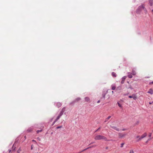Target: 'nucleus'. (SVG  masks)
I'll return each instance as SVG.
<instances>
[{
    "mask_svg": "<svg viewBox=\"0 0 153 153\" xmlns=\"http://www.w3.org/2000/svg\"><path fill=\"white\" fill-rule=\"evenodd\" d=\"M140 136L139 135H137L136 137V138L137 139L139 138H140Z\"/></svg>",
    "mask_w": 153,
    "mask_h": 153,
    "instance_id": "nucleus-45",
    "label": "nucleus"
},
{
    "mask_svg": "<svg viewBox=\"0 0 153 153\" xmlns=\"http://www.w3.org/2000/svg\"><path fill=\"white\" fill-rule=\"evenodd\" d=\"M130 153H134L133 151V150H131L130 151Z\"/></svg>",
    "mask_w": 153,
    "mask_h": 153,
    "instance_id": "nucleus-37",
    "label": "nucleus"
},
{
    "mask_svg": "<svg viewBox=\"0 0 153 153\" xmlns=\"http://www.w3.org/2000/svg\"><path fill=\"white\" fill-rule=\"evenodd\" d=\"M59 119H57V118H56V119H55V120L53 122V123H52V126H53L54 124Z\"/></svg>",
    "mask_w": 153,
    "mask_h": 153,
    "instance_id": "nucleus-21",
    "label": "nucleus"
},
{
    "mask_svg": "<svg viewBox=\"0 0 153 153\" xmlns=\"http://www.w3.org/2000/svg\"><path fill=\"white\" fill-rule=\"evenodd\" d=\"M34 147V145L33 144L31 145V149L32 150Z\"/></svg>",
    "mask_w": 153,
    "mask_h": 153,
    "instance_id": "nucleus-35",
    "label": "nucleus"
},
{
    "mask_svg": "<svg viewBox=\"0 0 153 153\" xmlns=\"http://www.w3.org/2000/svg\"><path fill=\"white\" fill-rule=\"evenodd\" d=\"M81 100V98L80 97H79L77 98L75 100L76 102H78V101H80Z\"/></svg>",
    "mask_w": 153,
    "mask_h": 153,
    "instance_id": "nucleus-19",
    "label": "nucleus"
},
{
    "mask_svg": "<svg viewBox=\"0 0 153 153\" xmlns=\"http://www.w3.org/2000/svg\"><path fill=\"white\" fill-rule=\"evenodd\" d=\"M140 139V140H141L142 139H143V137L142 136H141L140 137V138H139Z\"/></svg>",
    "mask_w": 153,
    "mask_h": 153,
    "instance_id": "nucleus-40",
    "label": "nucleus"
},
{
    "mask_svg": "<svg viewBox=\"0 0 153 153\" xmlns=\"http://www.w3.org/2000/svg\"><path fill=\"white\" fill-rule=\"evenodd\" d=\"M37 139L38 140H39V141H40L41 140V139L39 137H37Z\"/></svg>",
    "mask_w": 153,
    "mask_h": 153,
    "instance_id": "nucleus-38",
    "label": "nucleus"
},
{
    "mask_svg": "<svg viewBox=\"0 0 153 153\" xmlns=\"http://www.w3.org/2000/svg\"><path fill=\"white\" fill-rule=\"evenodd\" d=\"M131 73L134 75H135L136 74V72L134 70H133L132 71V72Z\"/></svg>",
    "mask_w": 153,
    "mask_h": 153,
    "instance_id": "nucleus-25",
    "label": "nucleus"
},
{
    "mask_svg": "<svg viewBox=\"0 0 153 153\" xmlns=\"http://www.w3.org/2000/svg\"><path fill=\"white\" fill-rule=\"evenodd\" d=\"M128 97L130 98H133L134 100H136L137 98V96L134 94H133L132 95H129Z\"/></svg>",
    "mask_w": 153,
    "mask_h": 153,
    "instance_id": "nucleus-4",
    "label": "nucleus"
},
{
    "mask_svg": "<svg viewBox=\"0 0 153 153\" xmlns=\"http://www.w3.org/2000/svg\"><path fill=\"white\" fill-rule=\"evenodd\" d=\"M152 11L153 12V9H152Z\"/></svg>",
    "mask_w": 153,
    "mask_h": 153,
    "instance_id": "nucleus-54",
    "label": "nucleus"
},
{
    "mask_svg": "<svg viewBox=\"0 0 153 153\" xmlns=\"http://www.w3.org/2000/svg\"><path fill=\"white\" fill-rule=\"evenodd\" d=\"M95 143L94 142H92L89 144V145L93 144V143Z\"/></svg>",
    "mask_w": 153,
    "mask_h": 153,
    "instance_id": "nucleus-42",
    "label": "nucleus"
},
{
    "mask_svg": "<svg viewBox=\"0 0 153 153\" xmlns=\"http://www.w3.org/2000/svg\"><path fill=\"white\" fill-rule=\"evenodd\" d=\"M94 139L95 140H104L105 141L108 140L107 139L106 137L101 135H97L96 136L94 137Z\"/></svg>",
    "mask_w": 153,
    "mask_h": 153,
    "instance_id": "nucleus-2",
    "label": "nucleus"
},
{
    "mask_svg": "<svg viewBox=\"0 0 153 153\" xmlns=\"http://www.w3.org/2000/svg\"><path fill=\"white\" fill-rule=\"evenodd\" d=\"M33 130V129L31 128H29L27 130V132H30L32 131Z\"/></svg>",
    "mask_w": 153,
    "mask_h": 153,
    "instance_id": "nucleus-17",
    "label": "nucleus"
},
{
    "mask_svg": "<svg viewBox=\"0 0 153 153\" xmlns=\"http://www.w3.org/2000/svg\"><path fill=\"white\" fill-rule=\"evenodd\" d=\"M153 84V81L152 82H150L149 83V85H151V84Z\"/></svg>",
    "mask_w": 153,
    "mask_h": 153,
    "instance_id": "nucleus-43",
    "label": "nucleus"
},
{
    "mask_svg": "<svg viewBox=\"0 0 153 153\" xmlns=\"http://www.w3.org/2000/svg\"><path fill=\"white\" fill-rule=\"evenodd\" d=\"M111 75L114 77H116L117 76V74L116 73L114 72H113L111 73Z\"/></svg>",
    "mask_w": 153,
    "mask_h": 153,
    "instance_id": "nucleus-18",
    "label": "nucleus"
},
{
    "mask_svg": "<svg viewBox=\"0 0 153 153\" xmlns=\"http://www.w3.org/2000/svg\"><path fill=\"white\" fill-rule=\"evenodd\" d=\"M111 128H112L113 129H114V130H116V131H119V129L118 128H117V127H116V126H112V127H111Z\"/></svg>",
    "mask_w": 153,
    "mask_h": 153,
    "instance_id": "nucleus-16",
    "label": "nucleus"
},
{
    "mask_svg": "<svg viewBox=\"0 0 153 153\" xmlns=\"http://www.w3.org/2000/svg\"><path fill=\"white\" fill-rule=\"evenodd\" d=\"M140 139V140H141L142 139H143V137L142 136H141L140 137V138H139Z\"/></svg>",
    "mask_w": 153,
    "mask_h": 153,
    "instance_id": "nucleus-39",
    "label": "nucleus"
},
{
    "mask_svg": "<svg viewBox=\"0 0 153 153\" xmlns=\"http://www.w3.org/2000/svg\"><path fill=\"white\" fill-rule=\"evenodd\" d=\"M117 104L118 106L120 108H122L123 107L122 105L120 104L119 102H117Z\"/></svg>",
    "mask_w": 153,
    "mask_h": 153,
    "instance_id": "nucleus-26",
    "label": "nucleus"
},
{
    "mask_svg": "<svg viewBox=\"0 0 153 153\" xmlns=\"http://www.w3.org/2000/svg\"><path fill=\"white\" fill-rule=\"evenodd\" d=\"M66 109V108L65 107H64L62 108V109L61 111L63 113L64 112V111H65Z\"/></svg>",
    "mask_w": 153,
    "mask_h": 153,
    "instance_id": "nucleus-23",
    "label": "nucleus"
},
{
    "mask_svg": "<svg viewBox=\"0 0 153 153\" xmlns=\"http://www.w3.org/2000/svg\"><path fill=\"white\" fill-rule=\"evenodd\" d=\"M100 100H98V101H97V103H100Z\"/></svg>",
    "mask_w": 153,
    "mask_h": 153,
    "instance_id": "nucleus-48",
    "label": "nucleus"
},
{
    "mask_svg": "<svg viewBox=\"0 0 153 153\" xmlns=\"http://www.w3.org/2000/svg\"><path fill=\"white\" fill-rule=\"evenodd\" d=\"M62 126H57L56 128V129H57L59 128H62Z\"/></svg>",
    "mask_w": 153,
    "mask_h": 153,
    "instance_id": "nucleus-29",
    "label": "nucleus"
},
{
    "mask_svg": "<svg viewBox=\"0 0 153 153\" xmlns=\"http://www.w3.org/2000/svg\"><path fill=\"white\" fill-rule=\"evenodd\" d=\"M149 104L150 105H151V104H152V102H149Z\"/></svg>",
    "mask_w": 153,
    "mask_h": 153,
    "instance_id": "nucleus-49",
    "label": "nucleus"
},
{
    "mask_svg": "<svg viewBox=\"0 0 153 153\" xmlns=\"http://www.w3.org/2000/svg\"><path fill=\"white\" fill-rule=\"evenodd\" d=\"M126 76H124L122 78V81L121 82V83L122 84H123L124 83L126 79Z\"/></svg>",
    "mask_w": 153,
    "mask_h": 153,
    "instance_id": "nucleus-7",
    "label": "nucleus"
},
{
    "mask_svg": "<svg viewBox=\"0 0 153 153\" xmlns=\"http://www.w3.org/2000/svg\"><path fill=\"white\" fill-rule=\"evenodd\" d=\"M32 142H35V143L36 144H37V142H36V141H35V140H32Z\"/></svg>",
    "mask_w": 153,
    "mask_h": 153,
    "instance_id": "nucleus-41",
    "label": "nucleus"
},
{
    "mask_svg": "<svg viewBox=\"0 0 153 153\" xmlns=\"http://www.w3.org/2000/svg\"><path fill=\"white\" fill-rule=\"evenodd\" d=\"M42 129H41L40 130H38L36 131V133L37 134H38L39 132H42Z\"/></svg>",
    "mask_w": 153,
    "mask_h": 153,
    "instance_id": "nucleus-27",
    "label": "nucleus"
},
{
    "mask_svg": "<svg viewBox=\"0 0 153 153\" xmlns=\"http://www.w3.org/2000/svg\"><path fill=\"white\" fill-rule=\"evenodd\" d=\"M141 140H140V138H137V139L136 140V142H138L139 141H140Z\"/></svg>",
    "mask_w": 153,
    "mask_h": 153,
    "instance_id": "nucleus-33",
    "label": "nucleus"
},
{
    "mask_svg": "<svg viewBox=\"0 0 153 153\" xmlns=\"http://www.w3.org/2000/svg\"><path fill=\"white\" fill-rule=\"evenodd\" d=\"M16 148L14 144H13V146L11 148L12 150V151H14L15 150V149Z\"/></svg>",
    "mask_w": 153,
    "mask_h": 153,
    "instance_id": "nucleus-20",
    "label": "nucleus"
},
{
    "mask_svg": "<svg viewBox=\"0 0 153 153\" xmlns=\"http://www.w3.org/2000/svg\"><path fill=\"white\" fill-rule=\"evenodd\" d=\"M76 102L75 100H74L70 103V105H73Z\"/></svg>",
    "mask_w": 153,
    "mask_h": 153,
    "instance_id": "nucleus-14",
    "label": "nucleus"
},
{
    "mask_svg": "<svg viewBox=\"0 0 153 153\" xmlns=\"http://www.w3.org/2000/svg\"><path fill=\"white\" fill-rule=\"evenodd\" d=\"M111 89L113 90H114L115 89H116V87L115 85H111Z\"/></svg>",
    "mask_w": 153,
    "mask_h": 153,
    "instance_id": "nucleus-15",
    "label": "nucleus"
},
{
    "mask_svg": "<svg viewBox=\"0 0 153 153\" xmlns=\"http://www.w3.org/2000/svg\"><path fill=\"white\" fill-rule=\"evenodd\" d=\"M118 134L119 135V137L120 138H122L125 137L126 135V134L121 133H119Z\"/></svg>",
    "mask_w": 153,
    "mask_h": 153,
    "instance_id": "nucleus-5",
    "label": "nucleus"
},
{
    "mask_svg": "<svg viewBox=\"0 0 153 153\" xmlns=\"http://www.w3.org/2000/svg\"><path fill=\"white\" fill-rule=\"evenodd\" d=\"M107 91H103L102 92V97L101 98V99L103 98L105 99V96L106 94L107 93Z\"/></svg>",
    "mask_w": 153,
    "mask_h": 153,
    "instance_id": "nucleus-3",
    "label": "nucleus"
},
{
    "mask_svg": "<svg viewBox=\"0 0 153 153\" xmlns=\"http://www.w3.org/2000/svg\"><path fill=\"white\" fill-rule=\"evenodd\" d=\"M152 131L153 132V130H152Z\"/></svg>",
    "mask_w": 153,
    "mask_h": 153,
    "instance_id": "nucleus-57",
    "label": "nucleus"
},
{
    "mask_svg": "<svg viewBox=\"0 0 153 153\" xmlns=\"http://www.w3.org/2000/svg\"><path fill=\"white\" fill-rule=\"evenodd\" d=\"M101 128V127H99L97 130H96L95 131V132H97V131H99V130H100Z\"/></svg>",
    "mask_w": 153,
    "mask_h": 153,
    "instance_id": "nucleus-34",
    "label": "nucleus"
},
{
    "mask_svg": "<svg viewBox=\"0 0 153 153\" xmlns=\"http://www.w3.org/2000/svg\"><path fill=\"white\" fill-rule=\"evenodd\" d=\"M150 140V139H149L148 140L146 141V144L148 143V141Z\"/></svg>",
    "mask_w": 153,
    "mask_h": 153,
    "instance_id": "nucleus-36",
    "label": "nucleus"
},
{
    "mask_svg": "<svg viewBox=\"0 0 153 153\" xmlns=\"http://www.w3.org/2000/svg\"><path fill=\"white\" fill-rule=\"evenodd\" d=\"M124 144V143H122L121 144V146H120V147L121 148H122L123 146V145Z\"/></svg>",
    "mask_w": 153,
    "mask_h": 153,
    "instance_id": "nucleus-32",
    "label": "nucleus"
},
{
    "mask_svg": "<svg viewBox=\"0 0 153 153\" xmlns=\"http://www.w3.org/2000/svg\"><path fill=\"white\" fill-rule=\"evenodd\" d=\"M127 130V129H126V128H123V129H122V131H125V130Z\"/></svg>",
    "mask_w": 153,
    "mask_h": 153,
    "instance_id": "nucleus-46",
    "label": "nucleus"
},
{
    "mask_svg": "<svg viewBox=\"0 0 153 153\" xmlns=\"http://www.w3.org/2000/svg\"><path fill=\"white\" fill-rule=\"evenodd\" d=\"M149 4L150 6H152L153 4V0H149Z\"/></svg>",
    "mask_w": 153,
    "mask_h": 153,
    "instance_id": "nucleus-13",
    "label": "nucleus"
},
{
    "mask_svg": "<svg viewBox=\"0 0 153 153\" xmlns=\"http://www.w3.org/2000/svg\"><path fill=\"white\" fill-rule=\"evenodd\" d=\"M21 151V149L20 148H19V149L17 151V153H20V152Z\"/></svg>",
    "mask_w": 153,
    "mask_h": 153,
    "instance_id": "nucleus-30",
    "label": "nucleus"
},
{
    "mask_svg": "<svg viewBox=\"0 0 153 153\" xmlns=\"http://www.w3.org/2000/svg\"><path fill=\"white\" fill-rule=\"evenodd\" d=\"M85 100L86 102H90V99L89 97H85Z\"/></svg>",
    "mask_w": 153,
    "mask_h": 153,
    "instance_id": "nucleus-10",
    "label": "nucleus"
},
{
    "mask_svg": "<svg viewBox=\"0 0 153 153\" xmlns=\"http://www.w3.org/2000/svg\"><path fill=\"white\" fill-rule=\"evenodd\" d=\"M96 146V145H93L92 146H91L83 150H82V152H83L89 149H90V148H93V147H95Z\"/></svg>",
    "mask_w": 153,
    "mask_h": 153,
    "instance_id": "nucleus-6",
    "label": "nucleus"
},
{
    "mask_svg": "<svg viewBox=\"0 0 153 153\" xmlns=\"http://www.w3.org/2000/svg\"><path fill=\"white\" fill-rule=\"evenodd\" d=\"M62 105V103L60 102H57L56 103V105L58 108L60 107Z\"/></svg>",
    "mask_w": 153,
    "mask_h": 153,
    "instance_id": "nucleus-8",
    "label": "nucleus"
},
{
    "mask_svg": "<svg viewBox=\"0 0 153 153\" xmlns=\"http://www.w3.org/2000/svg\"><path fill=\"white\" fill-rule=\"evenodd\" d=\"M108 147H107L106 148V149H108Z\"/></svg>",
    "mask_w": 153,
    "mask_h": 153,
    "instance_id": "nucleus-51",
    "label": "nucleus"
},
{
    "mask_svg": "<svg viewBox=\"0 0 153 153\" xmlns=\"http://www.w3.org/2000/svg\"><path fill=\"white\" fill-rule=\"evenodd\" d=\"M81 152H82V151H81V152H78V153H81Z\"/></svg>",
    "mask_w": 153,
    "mask_h": 153,
    "instance_id": "nucleus-52",
    "label": "nucleus"
},
{
    "mask_svg": "<svg viewBox=\"0 0 153 153\" xmlns=\"http://www.w3.org/2000/svg\"><path fill=\"white\" fill-rule=\"evenodd\" d=\"M139 123V121H137L136 122V123H135V124H134V126H135L136 125H138V124Z\"/></svg>",
    "mask_w": 153,
    "mask_h": 153,
    "instance_id": "nucleus-28",
    "label": "nucleus"
},
{
    "mask_svg": "<svg viewBox=\"0 0 153 153\" xmlns=\"http://www.w3.org/2000/svg\"><path fill=\"white\" fill-rule=\"evenodd\" d=\"M112 93H113L114 92H113V91H112Z\"/></svg>",
    "mask_w": 153,
    "mask_h": 153,
    "instance_id": "nucleus-55",
    "label": "nucleus"
},
{
    "mask_svg": "<svg viewBox=\"0 0 153 153\" xmlns=\"http://www.w3.org/2000/svg\"><path fill=\"white\" fill-rule=\"evenodd\" d=\"M8 151H9V153H10V152H11V150H10V149H9V150H8Z\"/></svg>",
    "mask_w": 153,
    "mask_h": 153,
    "instance_id": "nucleus-47",
    "label": "nucleus"
},
{
    "mask_svg": "<svg viewBox=\"0 0 153 153\" xmlns=\"http://www.w3.org/2000/svg\"><path fill=\"white\" fill-rule=\"evenodd\" d=\"M111 117V116H108V117L106 119V120L105 121V122H106L107 120H108Z\"/></svg>",
    "mask_w": 153,
    "mask_h": 153,
    "instance_id": "nucleus-31",
    "label": "nucleus"
},
{
    "mask_svg": "<svg viewBox=\"0 0 153 153\" xmlns=\"http://www.w3.org/2000/svg\"><path fill=\"white\" fill-rule=\"evenodd\" d=\"M63 113L61 111L60 112L59 114L58 115V116L57 117V118L59 119L61 117V116L63 114Z\"/></svg>",
    "mask_w": 153,
    "mask_h": 153,
    "instance_id": "nucleus-9",
    "label": "nucleus"
},
{
    "mask_svg": "<svg viewBox=\"0 0 153 153\" xmlns=\"http://www.w3.org/2000/svg\"><path fill=\"white\" fill-rule=\"evenodd\" d=\"M81 152H82V151H81V152H78V153H81Z\"/></svg>",
    "mask_w": 153,
    "mask_h": 153,
    "instance_id": "nucleus-53",
    "label": "nucleus"
},
{
    "mask_svg": "<svg viewBox=\"0 0 153 153\" xmlns=\"http://www.w3.org/2000/svg\"><path fill=\"white\" fill-rule=\"evenodd\" d=\"M53 118H52V119L51 120H50V122L52 121V120H53Z\"/></svg>",
    "mask_w": 153,
    "mask_h": 153,
    "instance_id": "nucleus-50",
    "label": "nucleus"
},
{
    "mask_svg": "<svg viewBox=\"0 0 153 153\" xmlns=\"http://www.w3.org/2000/svg\"><path fill=\"white\" fill-rule=\"evenodd\" d=\"M152 102V103H153V101Z\"/></svg>",
    "mask_w": 153,
    "mask_h": 153,
    "instance_id": "nucleus-56",
    "label": "nucleus"
},
{
    "mask_svg": "<svg viewBox=\"0 0 153 153\" xmlns=\"http://www.w3.org/2000/svg\"><path fill=\"white\" fill-rule=\"evenodd\" d=\"M151 135H152V133H150L149 135V137H150L151 136Z\"/></svg>",
    "mask_w": 153,
    "mask_h": 153,
    "instance_id": "nucleus-44",
    "label": "nucleus"
},
{
    "mask_svg": "<svg viewBox=\"0 0 153 153\" xmlns=\"http://www.w3.org/2000/svg\"><path fill=\"white\" fill-rule=\"evenodd\" d=\"M132 74L130 72L128 73V77L129 78H131L132 77Z\"/></svg>",
    "mask_w": 153,
    "mask_h": 153,
    "instance_id": "nucleus-12",
    "label": "nucleus"
},
{
    "mask_svg": "<svg viewBox=\"0 0 153 153\" xmlns=\"http://www.w3.org/2000/svg\"><path fill=\"white\" fill-rule=\"evenodd\" d=\"M143 9L145 11L147 12V11L146 8L145 7V5L144 4H142L140 6H139L136 10V12L138 14H140L141 11Z\"/></svg>",
    "mask_w": 153,
    "mask_h": 153,
    "instance_id": "nucleus-1",
    "label": "nucleus"
},
{
    "mask_svg": "<svg viewBox=\"0 0 153 153\" xmlns=\"http://www.w3.org/2000/svg\"><path fill=\"white\" fill-rule=\"evenodd\" d=\"M147 135V134L146 133H144L143 134H142L141 136H142L143 138H144L146 137Z\"/></svg>",
    "mask_w": 153,
    "mask_h": 153,
    "instance_id": "nucleus-24",
    "label": "nucleus"
},
{
    "mask_svg": "<svg viewBox=\"0 0 153 153\" xmlns=\"http://www.w3.org/2000/svg\"><path fill=\"white\" fill-rule=\"evenodd\" d=\"M121 89V87L120 86L116 88V90L117 91L120 90Z\"/></svg>",
    "mask_w": 153,
    "mask_h": 153,
    "instance_id": "nucleus-22",
    "label": "nucleus"
},
{
    "mask_svg": "<svg viewBox=\"0 0 153 153\" xmlns=\"http://www.w3.org/2000/svg\"><path fill=\"white\" fill-rule=\"evenodd\" d=\"M147 93L150 94H153V91L152 88H150L149 90V91L147 92Z\"/></svg>",
    "mask_w": 153,
    "mask_h": 153,
    "instance_id": "nucleus-11",
    "label": "nucleus"
}]
</instances>
